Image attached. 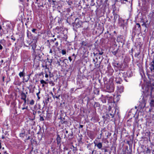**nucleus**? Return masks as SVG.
Returning a JSON list of instances; mask_svg holds the SVG:
<instances>
[{
	"label": "nucleus",
	"mask_w": 154,
	"mask_h": 154,
	"mask_svg": "<svg viewBox=\"0 0 154 154\" xmlns=\"http://www.w3.org/2000/svg\"><path fill=\"white\" fill-rule=\"evenodd\" d=\"M149 65V69L150 70V74L149 75L154 78V60H153L150 62Z\"/></svg>",
	"instance_id": "nucleus-1"
},
{
	"label": "nucleus",
	"mask_w": 154,
	"mask_h": 154,
	"mask_svg": "<svg viewBox=\"0 0 154 154\" xmlns=\"http://www.w3.org/2000/svg\"><path fill=\"white\" fill-rule=\"evenodd\" d=\"M116 109H110L108 113L106 114V116L109 117L113 118L114 117L115 114L116 112Z\"/></svg>",
	"instance_id": "nucleus-2"
},
{
	"label": "nucleus",
	"mask_w": 154,
	"mask_h": 154,
	"mask_svg": "<svg viewBox=\"0 0 154 154\" xmlns=\"http://www.w3.org/2000/svg\"><path fill=\"white\" fill-rule=\"evenodd\" d=\"M114 90V87L112 83H111L107 85L106 87V91L107 92L111 93L113 92Z\"/></svg>",
	"instance_id": "nucleus-3"
},
{
	"label": "nucleus",
	"mask_w": 154,
	"mask_h": 154,
	"mask_svg": "<svg viewBox=\"0 0 154 154\" xmlns=\"http://www.w3.org/2000/svg\"><path fill=\"white\" fill-rule=\"evenodd\" d=\"M96 141L97 140H95L94 142V143L95 145V146H96L98 149H102L103 146L102 143H97L96 142Z\"/></svg>",
	"instance_id": "nucleus-4"
},
{
	"label": "nucleus",
	"mask_w": 154,
	"mask_h": 154,
	"mask_svg": "<svg viewBox=\"0 0 154 154\" xmlns=\"http://www.w3.org/2000/svg\"><path fill=\"white\" fill-rule=\"evenodd\" d=\"M116 40L117 42L121 43L124 42V41L123 38L121 35H119L118 36Z\"/></svg>",
	"instance_id": "nucleus-5"
},
{
	"label": "nucleus",
	"mask_w": 154,
	"mask_h": 154,
	"mask_svg": "<svg viewBox=\"0 0 154 154\" xmlns=\"http://www.w3.org/2000/svg\"><path fill=\"white\" fill-rule=\"evenodd\" d=\"M124 87L123 86H119L117 87V90L119 92L121 93L123 91Z\"/></svg>",
	"instance_id": "nucleus-6"
},
{
	"label": "nucleus",
	"mask_w": 154,
	"mask_h": 154,
	"mask_svg": "<svg viewBox=\"0 0 154 154\" xmlns=\"http://www.w3.org/2000/svg\"><path fill=\"white\" fill-rule=\"evenodd\" d=\"M56 140L57 141V144L58 145H60V143L61 141V139L60 136L58 134L56 138Z\"/></svg>",
	"instance_id": "nucleus-7"
},
{
	"label": "nucleus",
	"mask_w": 154,
	"mask_h": 154,
	"mask_svg": "<svg viewBox=\"0 0 154 154\" xmlns=\"http://www.w3.org/2000/svg\"><path fill=\"white\" fill-rule=\"evenodd\" d=\"M24 69H23V71L22 72H20L19 74V75L20 77L21 78L22 77H23V79L24 80V77L25 76V73L24 72Z\"/></svg>",
	"instance_id": "nucleus-8"
},
{
	"label": "nucleus",
	"mask_w": 154,
	"mask_h": 154,
	"mask_svg": "<svg viewBox=\"0 0 154 154\" xmlns=\"http://www.w3.org/2000/svg\"><path fill=\"white\" fill-rule=\"evenodd\" d=\"M116 82L117 83L121 84L122 83V81L120 77H117L116 79Z\"/></svg>",
	"instance_id": "nucleus-9"
},
{
	"label": "nucleus",
	"mask_w": 154,
	"mask_h": 154,
	"mask_svg": "<svg viewBox=\"0 0 154 154\" xmlns=\"http://www.w3.org/2000/svg\"><path fill=\"white\" fill-rule=\"evenodd\" d=\"M21 99L22 100H25L26 97V95L25 93L24 92H22L21 94Z\"/></svg>",
	"instance_id": "nucleus-10"
},
{
	"label": "nucleus",
	"mask_w": 154,
	"mask_h": 154,
	"mask_svg": "<svg viewBox=\"0 0 154 154\" xmlns=\"http://www.w3.org/2000/svg\"><path fill=\"white\" fill-rule=\"evenodd\" d=\"M93 106L94 108H99L100 107V105L98 102H94Z\"/></svg>",
	"instance_id": "nucleus-11"
},
{
	"label": "nucleus",
	"mask_w": 154,
	"mask_h": 154,
	"mask_svg": "<svg viewBox=\"0 0 154 154\" xmlns=\"http://www.w3.org/2000/svg\"><path fill=\"white\" fill-rule=\"evenodd\" d=\"M59 119H60V123L61 124H63L65 123L66 121H65L64 118H62L61 117H60V118H59Z\"/></svg>",
	"instance_id": "nucleus-12"
},
{
	"label": "nucleus",
	"mask_w": 154,
	"mask_h": 154,
	"mask_svg": "<svg viewBox=\"0 0 154 154\" xmlns=\"http://www.w3.org/2000/svg\"><path fill=\"white\" fill-rule=\"evenodd\" d=\"M89 30L88 26H87L86 28H84L83 31L82 32L84 34H86L88 33V31Z\"/></svg>",
	"instance_id": "nucleus-13"
},
{
	"label": "nucleus",
	"mask_w": 154,
	"mask_h": 154,
	"mask_svg": "<svg viewBox=\"0 0 154 154\" xmlns=\"http://www.w3.org/2000/svg\"><path fill=\"white\" fill-rule=\"evenodd\" d=\"M51 117V115L49 113L47 112L46 119L47 120H48Z\"/></svg>",
	"instance_id": "nucleus-14"
},
{
	"label": "nucleus",
	"mask_w": 154,
	"mask_h": 154,
	"mask_svg": "<svg viewBox=\"0 0 154 154\" xmlns=\"http://www.w3.org/2000/svg\"><path fill=\"white\" fill-rule=\"evenodd\" d=\"M25 132L24 130L22 131V132L20 134V136L21 137H24L25 136Z\"/></svg>",
	"instance_id": "nucleus-15"
},
{
	"label": "nucleus",
	"mask_w": 154,
	"mask_h": 154,
	"mask_svg": "<svg viewBox=\"0 0 154 154\" xmlns=\"http://www.w3.org/2000/svg\"><path fill=\"white\" fill-rule=\"evenodd\" d=\"M128 78L131 77L132 75V73L131 71H128L126 72Z\"/></svg>",
	"instance_id": "nucleus-16"
},
{
	"label": "nucleus",
	"mask_w": 154,
	"mask_h": 154,
	"mask_svg": "<svg viewBox=\"0 0 154 154\" xmlns=\"http://www.w3.org/2000/svg\"><path fill=\"white\" fill-rule=\"evenodd\" d=\"M81 44L83 46H87L89 47L88 46V43L84 41H82L81 43Z\"/></svg>",
	"instance_id": "nucleus-17"
},
{
	"label": "nucleus",
	"mask_w": 154,
	"mask_h": 154,
	"mask_svg": "<svg viewBox=\"0 0 154 154\" xmlns=\"http://www.w3.org/2000/svg\"><path fill=\"white\" fill-rule=\"evenodd\" d=\"M100 99L103 103H106V98L103 97V95H102V97L100 98Z\"/></svg>",
	"instance_id": "nucleus-18"
},
{
	"label": "nucleus",
	"mask_w": 154,
	"mask_h": 154,
	"mask_svg": "<svg viewBox=\"0 0 154 154\" xmlns=\"http://www.w3.org/2000/svg\"><path fill=\"white\" fill-rule=\"evenodd\" d=\"M48 2L49 3V4L51 5H55V4L54 2H55L56 1L53 0H48Z\"/></svg>",
	"instance_id": "nucleus-19"
},
{
	"label": "nucleus",
	"mask_w": 154,
	"mask_h": 154,
	"mask_svg": "<svg viewBox=\"0 0 154 154\" xmlns=\"http://www.w3.org/2000/svg\"><path fill=\"white\" fill-rule=\"evenodd\" d=\"M113 64L114 66L115 67H119L121 66L120 64L116 62H115L113 63Z\"/></svg>",
	"instance_id": "nucleus-20"
},
{
	"label": "nucleus",
	"mask_w": 154,
	"mask_h": 154,
	"mask_svg": "<svg viewBox=\"0 0 154 154\" xmlns=\"http://www.w3.org/2000/svg\"><path fill=\"white\" fill-rule=\"evenodd\" d=\"M150 104L151 106L154 107V100H152L150 103Z\"/></svg>",
	"instance_id": "nucleus-21"
},
{
	"label": "nucleus",
	"mask_w": 154,
	"mask_h": 154,
	"mask_svg": "<svg viewBox=\"0 0 154 154\" xmlns=\"http://www.w3.org/2000/svg\"><path fill=\"white\" fill-rule=\"evenodd\" d=\"M81 26V25L79 23H77L75 24V27L77 28L80 27Z\"/></svg>",
	"instance_id": "nucleus-22"
},
{
	"label": "nucleus",
	"mask_w": 154,
	"mask_h": 154,
	"mask_svg": "<svg viewBox=\"0 0 154 154\" xmlns=\"http://www.w3.org/2000/svg\"><path fill=\"white\" fill-rule=\"evenodd\" d=\"M49 97H48L47 98V99H45V102L44 101H43V102L44 103L45 105V103H46V104H47L48 103V102H49Z\"/></svg>",
	"instance_id": "nucleus-23"
},
{
	"label": "nucleus",
	"mask_w": 154,
	"mask_h": 154,
	"mask_svg": "<svg viewBox=\"0 0 154 154\" xmlns=\"http://www.w3.org/2000/svg\"><path fill=\"white\" fill-rule=\"evenodd\" d=\"M94 64L95 68H98L100 66V63H98L97 62L96 63H95Z\"/></svg>",
	"instance_id": "nucleus-24"
},
{
	"label": "nucleus",
	"mask_w": 154,
	"mask_h": 154,
	"mask_svg": "<svg viewBox=\"0 0 154 154\" xmlns=\"http://www.w3.org/2000/svg\"><path fill=\"white\" fill-rule=\"evenodd\" d=\"M119 17V16L117 14H115L114 17V22H115L116 20Z\"/></svg>",
	"instance_id": "nucleus-25"
},
{
	"label": "nucleus",
	"mask_w": 154,
	"mask_h": 154,
	"mask_svg": "<svg viewBox=\"0 0 154 154\" xmlns=\"http://www.w3.org/2000/svg\"><path fill=\"white\" fill-rule=\"evenodd\" d=\"M124 22V21L121 18H119V23H121L122 24Z\"/></svg>",
	"instance_id": "nucleus-26"
},
{
	"label": "nucleus",
	"mask_w": 154,
	"mask_h": 154,
	"mask_svg": "<svg viewBox=\"0 0 154 154\" xmlns=\"http://www.w3.org/2000/svg\"><path fill=\"white\" fill-rule=\"evenodd\" d=\"M97 52L98 55H102L103 54V52L102 51H100V50H98Z\"/></svg>",
	"instance_id": "nucleus-27"
},
{
	"label": "nucleus",
	"mask_w": 154,
	"mask_h": 154,
	"mask_svg": "<svg viewBox=\"0 0 154 154\" xmlns=\"http://www.w3.org/2000/svg\"><path fill=\"white\" fill-rule=\"evenodd\" d=\"M40 89H39L38 90H39L38 92L36 93V95L37 96L38 98V100H39L40 98V97L39 96V94L40 93Z\"/></svg>",
	"instance_id": "nucleus-28"
},
{
	"label": "nucleus",
	"mask_w": 154,
	"mask_h": 154,
	"mask_svg": "<svg viewBox=\"0 0 154 154\" xmlns=\"http://www.w3.org/2000/svg\"><path fill=\"white\" fill-rule=\"evenodd\" d=\"M35 101L33 100H32L29 102V104L31 105H33Z\"/></svg>",
	"instance_id": "nucleus-29"
},
{
	"label": "nucleus",
	"mask_w": 154,
	"mask_h": 154,
	"mask_svg": "<svg viewBox=\"0 0 154 154\" xmlns=\"http://www.w3.org/2000/svg\"><path fill=\"white\" fill-rule=\"evenodd\" d=\"M61 60L60 59H59V60H57L56 62H55L56 64H57L59 66L60 65V62L61 61Z\"/></svg>",
	"instance_id": "nucleus-30"
},
{
	"label": "nucleus",
	"mask_w": 154,
	"mask_h": 154,
	"mask_svg": "<svg viewBox=\"0 0 154 154\" xmlns=\"http://www.w3.org/2000/svg\"><path fill=\"white\" fill-rule=\"evenodd\" d=\"M136 27H137L140 30L141 27L140 26L139 23H137L136 24Z\"/></svg>",
	"instance_id": "nucleus-31"
},
{
	"label": "nucleus",
	"mask_w": 154,
	"mask_h": 154,
	"mask_svg": "<svg viewBox=\"0 0 154 154\" xmlns=\"http://www.w3.org/2000/svg\"><path fill=\"white\" fill-rule=\"evenodd\" d=\"M119 50V49H117V50H116L112 52L113 54L114 55H116V54L118 53V50Z\"/></svg>",
	"instance_id": "nucleus-32"
},
{
	"label": "nucleus",
	"mask_w": 154,
	"mask_h": 154,
	"mask_svg": "<svg viewBox=\"0 0 154 154\" xmlns=\"http://www.w3.org/2000/svg\"><path fill=\"white\" fill-rule=\"evenodd\" d=\"M146 152L147 153H151V150L148 148H147V149L146 151Z\"/></svg>",
	"instance_id": "nucleus-33"
},
{
	"label": "nucleus",
	"mask_w": 154,
	"mask_h": 154,
	"mask_svg": "<svg viewBox=\"0 0 154 154\" xmlns=\"http://www.w3.org/2000/svg\"><path fill=\"white\" fill-rule=\"evenodd\" d=\"M40 83L42 84H47V82L43 80H42L40 81Z\"/></svg>",
	"instance_id": "nucleus-34"
},
{
	"label": "nucleus",
	"mask_w": 154,
	"mask_h": 154,
	"mask_svg": "<svg viewBox=\"0 0 154 154\" xmlns=\"http://www.w3.org/2000/svg\"><path fill=\"white\" fill-rule=\"evenodd\" d=\"M98 61V59L97 57L95 59H93V62L94 63V64L95 63H97Z\"/></svg>",
	"instance_id": "nucleus-35"
},
{
	"label": "nucleus",
	"mask_w": 154,
	"mask_h": 154,
	"mask_svg": "<svg viewBox=\"0 0 154 154\" xmlns=\"http://www.w3.org/2000/svg\"><path fill=\"white\" fill-rule=\"evenodd\" d=\"M5 41L4 39L1 40L0 41V43L4 45L5 43Z\"/></svg>",
	"instance_id": "nucleus-36"
},
{
	"label": "nucleus",
	"mask_w": 154,
	"mask_h": 154,
	"mask_svg": "<svg viewBox=\"0 0 154 154\" xmlns=\"http://www.w3.org/2000/svg\"><path fill=\"white\" fill-rule=\"evenodd\" d=\"M61 53L63 55H64L66 54V50H62L61 51Z\"/></svg>",
	"instance_id": "nucleus-37"
},
{
	"label": "nucleus",
	"mask_w": 154,
	"mask_h": 154,
	"mask_svg": "<svg viewBox=\"0 0 154 154\" xmlns=\"http://www.w3.org/2000/svg\"><path fill=\"white\" fill-rule=\"evenodd\" d=\"M124 1L127 2L128 1V0H121L120 1L121 3V4H125V2H124Z\"/></svg>",
	"instance_id": "nucleus-38"
},
{
	"label": "nucleus",
	"mask_w": 154,
	"mask_h": 154,
	"mask_svg": "<svg viewBox=\"0 0 154 154\" xmlns=\"http://www.w3.org/2000/svg\"><path fill=\"white\" fill-rule=\"evenodd\" d=\"M140 54V52H139L138 53H136L135 55H134L135 57H137L139 56V55Z\"/></svg>",
	"instance_id": "nucleus-39"
},
{
	"label": "nucleus",
	"mask_w": 154,
	"mask_h": 154,
	"mask_svg": "<svg viewBox=\"0 0 154 154\" xmlns=\"http://www.w3.org/2000/svg\"><path fill=\"white\" fill-rule=\"evenodd\" d=\"M53 60L52 59H49V60L48 61L49 63H50V65H51V63L52 62Z\"/></svg>",
	"instance_id": "nucleus-40"
},
{
	"label": "nucleus",
	"mask_w": 154,
	"mask_h": 154,
	"mask_svg": "<svg viewBox=\"0 0 154 154\" xmlns=\"http://www.w3.org/2000/svg\"><path fill=\"white\" fill-rule=\"evenodd\" d=\"M28 109V106H27L25 107V106H24L23 107H22V110H24V109Z\"/></svg>",
	"instance_id": "nucleus-41"
},
{
	"label": "nucleus",
	"mask_w": 154,
	"mask_h": 154,
	"mask_svg": "<svg viewBox=\"0 0 154 154\" xmlns=\"http://www.w3.org/2000/svg\"><path fill=\"white\" fill-rule=\"evenodd\" d=\"M24 102V103L23 105V106H24L25 105H26V100H23Z\"/></svg>",
	"instance_id": "nucleus-42"
},
{
	"label": "nucleus",
	"mask_w": 154,
	"mask_h": 154,
	"mask_svg": "<svg viewBox=\"0 0 154 154\" xmlns=\"http://www.w3.org/2000/svg\"><path fill=\"white\" fill-rule=\"evenodd\" d=\"M109 70L110 71V72H113L114 71L113 69H112L111 67H109Z\"/></svg>",
	"instance_id": "nucleus-43"
},
{
	"label": "nucleus",
	"mask_w": 154,
	"mask_h": 154,
	"mask_svg": "<svg viewBox=\"0 0 154 154\" xmlns=\"http://www.w3.org/2000/svg\"><path fill=\"white\" fill-rule=\"evenodd\" d=\"M36 30H37L36 29H32V31L33 32L36 33L35 32V31Z\"/></svg>",
	"instance_id": "nucleus-44"
},
{
	"label": "nucleus",
	"mask_w": 154,
	"mask_h": 154,
	"mask_svg": "<svg viewBox=\"0 0 154 154\" xmlns=\"http://www.w3.org/2000/svg\"><path fill=\"white\" fill-rule=\"evenodd\" d=\"M32 111H33V115H34L35 116L37 113L36 111H35V110H33Z\"/></svg>",
	"instance_id": "nucleus-45"
},
{
	"label": "nucleus",
	"mask_w": 154,
	"mask_h": 154,
	"mask_svg": "<svg viewBox=\"0 0 154 154\" xmlns=\"http://www.w3.org/2000/svg\"><path fill=\"white\" fill-rule=\"evenodd\" d=\"M11 39L12 40H13V41H15L16 40L15 38L13 36H11Z\"/></svg>",
	"instance_id": "nucleus-46"
},
{
	"label": "nucleus",
	"mask_w": 154,
	"mask_h": 154,
	"mask_svg": "<svg viewBox=\"0 0 154 154\" xmlns=\"http://www.w3.org/2000/svg\"><path fill=\"white\" fill-rule=\"evenodd\" d=\"M36 45L35 44L34 45H33L32 46V48L33 49H35V48H36Z\"/></svg>",
	"instance_id": "nucleus-47"
},
{
	"label": "nucleus",
	"mask_w": 154,
	"mask_h": 154,
	"mask_svg": "<svg viewBox=\"0 0 154 154\" xmlns=\"http://www.w3.org/2000/svg\"><path fill=\"white\" fill-rule=\"evenodd\" d=\"M73 136V133L72 132L71 133L68 134V137H69L70 136L72 137Z\"/></svg>",
	"instance_id": "nucleus-48"
},
{
	"label": "nucleus",
	"mask_w": 154,
	"mask_h": 154,
	"mask_svg": "<svg viewBox=\"0 0 154 154\" xmlns=\"http://www.w3.org/2000/svg\"><path fill=\"white\" fill-rule=\"evenodd\" d=\"M30 34L31 35V32H29L28 30L27 31V36L28 37H29V35Z\"/></svg>",
	"instance_id": "nucleus-49"
},
{
	"label": "nucleus",
	"mask_w": 154,
	"mask_h": 154,
	"mask_svg": "<svg viewBox=\"0 0 154 154\" xmlns=\"http://www.w3.org/2000/svg\"><path fill=\"white\" fill-rule=\"evenodd\" d=\"M40 120L41 121H44V118L42 116H40Z\"/></svg>",
	"instance_id": "nucleus-50"
},
{
	"label": "nucleus",
	"mask_w": 154,
	"mask_h": 154,
	"mask_svg": "<svg viewBox=\"0 0 154 154\" xmlns=\"http://www.w3.org/2000/svg\"><path fill=\"white\" fill-rule=\"evenodd\" d=\"M142 26H145V27H147V26H146V23L145 22H144L143 24H142Z\"/></svg>",
	"instance_id": "nucleus-51"
},
{
	"label": "nucleus",
	"mask_w": 154,
	"mask_h": 154,
	"mask_svg": "<svg viewBox=\"0 0 154 154\" xmlns=\"http://www.w3.org/2000/svg\"><path fill=\"white\" fill-rule=\"evenodd\" d=\"M55 45L56 46H57L58 45V42H55Z\"/></svg>",
	"instance_id": "nucleus-52"
},
{
	"label": "nucleus",
	"mask_w": 154,
	"mask_h": 154,
	"mask_svg": "<svg viewBox=\"0 0 154 154\" xmlns=\"http://www.w3.org/2000/svg\"><path fill=\"white\" fill-rule=\"evenodd\" d=\"M102 131H103V130H102L101 131V132H100V136H101V137H102V135L103 134Z\"/></svg>",
	"instance_id": "nucleus-53"
},
{
	"label": "nucleus",
	"mask_w": 154,
	"mask_h": 154,
	"mask_svg": "<svg viewBox=\"0 0 154 154\" xmlns=\"http://www.w3.org/2000/svg\"><path fill=\"white\" fill-rule=\"evenodd\" d=\"M6 104L7 105H9L10 104V101H6Z\"/></svg>",
	"instance_id": "nucleus-54"
},
{
	"label": "nucleus",
	"mask_w": 154,
	"mask_h": 154,
	"mask_svg": "<svg viewBox=\"0 0 154 154\" xmlns=\"http://www.w3.org/2000/svg\"><path fill=\"white\" fill-rule=\"evenodd\" d=\"M93 54L94 56H95L98 55V54L97 52L96 53L95 52H94Z\"/></svg>",
	"instance_id": "nucleus-55"
},
{
	"label": "nucleus",
	"mask_w": 154,
	"mask_h": 154,
	"mask_svg": "<svg viewBox=\"0 0 154 154\" xmlns=\"http://www.w3.org/2000/svg\"><path fill=\"white\" fill-rule=\"evenodd\" d=\"M68 59H69V61H70V62H71L72 60V59L71 58V57H68Z\"/></svg>",
	"instance_id": "nucleus-56"
},
{
	"label": "nucleus",
	"mask_w": 154,
	"mask_h": 154,
	"mask_svg": "<svg viewBox=\"0 0 154 154\" xmlns=\"http://www.w3.org/2000/svg\"><path fill=\"white\" fill-rule=\"evenodd\" d=\"M29 75H28V79H27V80H26L25 81V82H28V80L29 79Z\"/></svg>",
	"instance_id": "nucleus-57"
},
{
	"label": "nucleus",
	"mask_w": 154,
	"mask_h": 154,
	"mask_svg": "<svg viewBox=\"0 0 154 154\" xmlns=\"http://www.w3.org/2000/svg\"><path fill=\"white\" fill-rule=\"evenodd\" d=\"M126 76H125L124 75V78L125 80V81L126 82H128V81L126 79Z\"/></svg>",
	"instance_id": "nucleus-58"
},
{
	"label": "nucleus",
	"mask_w": 154,
	"mask_h": 154,
	"mask_svg": "<svg viewBox=\"0 0 154 154\" xmlns=\"http://www.w3.org/2000/svg\"><path fill=\"white\" fill-rule=\"evenodd\" d=\"M2 49H3L2 46L1 44H0V50H2Z\"/></svg>",
	"instance_id": "nucleus-59"
},
{
	"label": "nucleus",
	"mask_w": 154,
	"mask_h": 154,
	"mask_svg": "<svg viewBox=\"0 0 154 154\" xmlns=\"http://www.w3.org/2000/svg\"><path fill=\"white\" fill-rule=\"evenodd\" d=\"M51 95H52V97H53V98L54 99V98H55V96H54V95H53V93H52V92H51Z\"/></svg>",
	"instance_id": "nucleus-60"
},
{
	"label": "nucleus",
	"mask_w": 154,
	"mask_h": 154,
	"mask_svg": "<svg viewBox=\"0 0 154 154\" xmlns=\"http://www.w3.org/2000/svg\"><path fill=\"white\" fill-rule=\"evenodd\" d=\"M60 97V95H59L58 96H55V98H56L58 99V98H59V97Z\"/></svg>",
	"instance_id": "nucleus-61"
},
{
	"label": "nucleus",
	"mask_w": 154,
	"mask_h": 154,
	"mask_svg": "<svg viewBox=\"0 0 154 154\" xmlns=\"http://www.w3.org/2000/svg\"><path fill=\"white\" fill-rule=\"evenodd\" d=\"M83 125H80L79 128H83Z\"/></svg>",
	"instance_id": "nucleus-62"
},
{
	"label": "nucleus",
	"mask_w": 154,
	"mask_h": 154,
	"mask_svg": "<svg viewBox=\"0 0 154 154\" xmlns=\"http://www.w3.org/2000/svg\"><path fill=\"white\" fill-rule=\"evenodd\" d=\"M49 53H52V51L51 49H50V51H49Z\"/></svg>",
	"instance_id": "nucleus-63"
},
{
	"label": "nucleus",
	"mask_w": 154,
	"mask_h": 154,
	"mask_svg": "<svg viewBox=\"0 0 154 154\" xmlns=\"http://www.w3.org/2000/svg\"><path fill=\"white\" fill-rule=\"evenodd\" d=\"M48 75L46 74L45 75V77H46V78H48Z\"/></svg>",
	"instance_id": "nucleus-64"
}]
</instances>
